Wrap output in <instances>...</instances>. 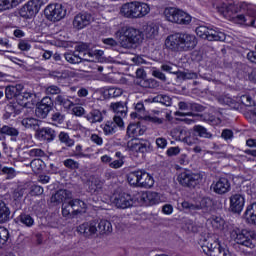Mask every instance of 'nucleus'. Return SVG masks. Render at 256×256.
Returning <instances> with one entry per match:
<instances>
[{
	"instance_id": "obj_1",
	"label": "nucleus",
	"mask_w": 256,
	"mask_h": 256,
	"mask_svg": "<svg viewBox=\"0 0 256 256\" xmlns=\"http://www.w3.org/2000/svg\"><path fill=\"white\" fill-rule=\"evenodd\" d=\"M126 133L128 137L132 139L131 149L132 151H135L137 155H141L143 158L147 153H152L153 146L151 145V142L149 140L137 138L145 134V129L141 127V123H130L127 127Z\"/></svg>"
},
{
	"instance_id": "obj_2",
	"label": "nucleus",
	"mask_w": 256,
	"mask_h": 256,
	"mask_svg": "<svg viewBox=\"0 0 256 256\" xmlns=\"http://www.w3.org/2000/svg\"><path fill=\"white\" fill-rule=\"evenodd\" d=\"M165 45L170 51H191L197 47V38L187 33H174L166 38Z\"/></svg>"
},
{
	"instance_id": "obj_3",
	"label": "nucleus",
	"mask_w": 256,
	"mask_h": 256,
	"mask_svg": "<svg viewBox=\"0 0 256 256\" xmlns=\"http://www.w3.org/2000/svg\"><path fill=\"white\" fill-rule=\"evenodd\" d=\"M119 43L124 49H132L143 42V32L133 27H123L119 30Z\"/></svg>"
},
{
	"instance_id": "obj_4",
	"label": "nucleus",
	"mask_w": 256,
	"mask_h": 256,
	"mask_svg": "<svg viewBox=\"0 0 256 256\" xmlns=\"http://www.w3.org/2000/svg\"><path fill=\"white\" fill-rule=\"evenodd\" d=\"M225 235L229 236L231 241H235L238 245H243L244 247H249L250 249L255 247L253 235L251 234V231L247 229L240 230L237 226L229 225L225 230Z\"/></svg>"
},
{
	"instance_id": "obj_5",
	"label": "nucleus",
	"mask_w": 256,
	"mask_h": 256,
	"mask_svg": "<svg viewBox=\"0 0 256 256\" xmlns=\"http://www.w3.org/2000/svg\"><path fill=\"white\" fill-rule=\"evenodd\" d=\"M149 11H151L149 4L143 2H129L120 8V13L127 19H141L149 14Z\"/></svg>"
},
{
	"instance_id": "obj_6",
	"label": "nucleus",
	"mask_w": 256,
	"mask_h": 256,
	"mask_svg": "<svg viewBox=\"0 0 256 256\" xmlns=\"http://www.w3.org/2000/svg\"><path fill=\"white\" fill-rule=\"evenodd\" d=\"M181 207L183 211H202L204 215H207L215 209V202L211 197L204 196L196 198L194 203L184 200Z\"/></svg>"
},
{
	"instance_id": "obj_7",
	"label": "nucleus",
	"mask_w": 256,
	"mask_h": 256,
	"mask_svg": "<svg viewBox=\"0 0 256 256\" xmlns=\"http://www.w3.org/2000/svg\"><path fill=\"white\" fill-rule=\"evenodd\" d=\"M220 103L222 105H227L230 109L239 111L243 107H255V99L249 94H244L242 96L231 97L229 94L220 97Z\"/></svg>"
},
{
	"instance_id": "obj_8",
	"label": "nucleus",
	"mask_w": 256,
	"mask_h": 256,
	"mask_svg": "<svg viewBox=\"0 0 256 256\" xmlns=\"http://www.w3.org/2000/svg\"><path fill=\"white\" fill-rule=\"evenodd\" d=\"M200 246L203 253L207 256H231V254H229V249L221 244L219 239H205Z\"/></svg>"
},
{
	"instance_id": "obj_9",
	"label": "nucleus",
	"mask_w": 256,
	"mask_h": 256,
	"mask_svg": "<svg viewBox=\"0 0 256 256\" xmlns=\"http://www.w3.org/2000/svg\"><path fill=\"white\" fill-rule=\"evenodd\" d=\"M164 15L167 21L177 23V25H189L192 21V17L189 13L175 7L166 8Z\"/></svg>"
},
{
	"instance_id": "obj_10",
	"label": "nucleus",
	"mask_w": 256,
	"mask_h": 256,
	"mask_svg": "<svg viewBox=\"0 0 256 256\" xmlns=\"http://www.w3.org/2000/svg\"><path fill=\"white\" fill-rule=\"evenodd\" d=\"M196 35L200 39H207V41H225L226 36L224 32L219 31V28H209L204 25L196 27Z\"/></svg>"
},
{
	"instance_id": "obj_11",
	"label": "nucleus",
	"mask_w": 256,
	"mask_h": 256,
	"mask_svg": "<svg viewBox=\"0 0 256 256\" xmlns=\"http://www.w3.org/2000/svg\"><path fill=\"white\" fill-rule=\"evenodd\" d=\"M178 183H180L182 187L195 189V187L201 185V176L189 170H185L178 175Z\"/></svg>"
},
{
	"instance_id": "obj_12",
	"label": "nucleus",
	"mask_w": 256,
	"mask_h": 256,
	"mask_svg": "<svg viewBox=\"0 0 256 256\" xmlns=\"http://www.w3.org/2000/svg\"><path fill=\"white\" fill-rule=\"evenodd\" d=\"M113 203L117 209H130V207H135L137 203V198L127 192H120L114 194L112 197Z\"/></svg>"
},
{
	"instance_id": "obj_13",
	"label": "nucleus",
	"mask_w": 256,
	"mask_h": 256,
	"mask_svg": "<svg viewBox=\"0 0 256 256\" xmlns=\"http://www.w3.org/2000/svg\"><path fill=\"white\" fill-rule=\"evenodd\" d=\"M44 15L49 21H61L67 15V10L63 4H49L44 10Z\"/></svg>"
},
{
	"instance_id": "obj_14",
	"label": "nucleus",
	"mask_w": 256,
	"mask_h": 256,
	"mask_svg": "<svg viewBox=\"0 0 256 256\" xmlns=\"http://www.w3.org/2000/svg\"><path fill=\"white\" fill-rule=\"evenodd\" d=\"M55 101L51 96H45L40 102L37 103L35 113L40 119H46L47 115L53 111Z\"/></svg>"
},
{
	"instance_id": "obj_15",
	"label": "nucleus",
	"mask_w": 256,
	"mask_h": 256,
	"mask_svg": "<svg viewBox=\"0 0 256 256\" xmlns=\"http://www.w3.org/2000/svg\"><path fill=\"white\" fill-rule=\"evenodd\" d=\"M136 200L142 205H159L161 198L159 197V193L151 192V191H142L137 194Z\"/></svg>"
},
{
	"instance_id": "obj_16",
	"label": "nucleus",
	"mask_w": 256,
	"mask_h": 256,
	"mask_svg": "<svg viewBox=\"0 0 256 256\" xmlns=\"http://www.w3.org/2000/svg\"><path fill=\"white\" fill-rule=\"evenodd\" d=\"M237 75L239 79H245L250 83L256 84V68H253L247 64H240L237 68Z\"/></svg>"
},
{
	"instance_id": "obj_17",
	"label": "nucleus",
	"mask_w": 256,
	"mask_h": 256,
	"mask_svg": "<svg viewBox=\"0 0 256 256\" xmlns=\"http://www.w3.org/2000/svg\"><path fill=\"white\" fill-rule=\"evenodd\" d=\"M19 13L20 17L24 19H32V17H35L39 13V4L36 0H30L21 7Z\"/></svg>"
},
{
	"instance_id": "obj_18",
	"label": "nucleus",
	"mask_w": 256,
	"mask_h": 256,
	"mask_svg": "<svg viewBox=\"0 0 256 256\" xmlns=\"http://www.w3.org/2000/svg\"><path fill=\"white\" fill-rule=\"evenodd\" d=\"M35 137L36 139H38V141L51 143V141H55V137H57V132L51 127H42L36 130Z\"/></svg>"
},
{
	"instance_id": "obj_19",
	"label": "nucleus",
	"mask_w": 256,
	"mask_h": 256,
	"mask_svg": "<svg viewBox=\"0 0 256 256\" xmlns=\"http://www.w3.org/2000/svg\"><path fill=\"white\" fill-rule=\"evenodd\" d=\"M91 21H93V16L87 12L78 13L72 22L74 29L81 31V29H85V27L91 25Z\"/></svg>"
},
{
	"instance_id": "obj_20",
	"label": "nucleus",
	"mask_w": 256,
	"mask_h": 256,
	"mask_svg": "<svg viewBox=\"0 0 256 256\" xmlns=\"http://www.w3.org/2000/svg\"><path fill=\"white\" fill-rule=\"evenodd\" d=\"M208 2L211 4L212 9H215L217 13L223 15V17H230L233 6L227 4L225 0H209Z\"/></svg>"
},
{
	"instance_id": "obj_21",
	"label": "nucleus",
	"mask_w": 256,
	"mask_h": 256,
	"mask_svg": "<svg viewBox=\"0 0 256 256\" xmlns=\"http://www.w3.org/2000/svg\"><path fill=\"white\" fill-rule=\"evenodd\" d=\"M245 207V196L241 194H233L230 197V206L229 211L231 213H238L240 214Z\"/></svg>"
},
{
	"instance_id": "obj_22",
	"label": "nucleus",
	"mask_w": 256,
	"mask_h": 256,
	"mask_svg": "<svg viewBox=\"0 0 256 256\" xmlns=\"http://www.w3.org/2000/svg\"><path fill=\"white\" fill-rule=\"evenodd\" d=\"M211 211L208 214H204L205 219H207V223L208 225H211V227L215 230V231H223V229H225V219H223V217L221 216H217V215H210ZM209 217V218H207Z\"/></svg>"
},
{
	"instance_id": "obj_23",
	"label": "nucleus",
	"mask_w": 256,
	"mask_h": 256,
	"mask_svg": "<svg viewBox=\"0 0 256 256\" xmlns=\"http://www.w3.org/2000/svg\"><path fill=\"white\" fill-rule=\"evenodd\" d=\"M223 111V108H216L208 114L207 121L210 123V125L217 127L223 123V120L225 119V114Z\"/></svg>"
},
{
	"instance_id": "obj_24",
	"label": "nucleus",
	"mask_w": 256,
	"mask_h": 256,
	"mask_svg": "<svg viewBox=\"0 0 256 256\" xmlns=\"http://www.w3.org/2000/svg\"><path fill=\"white\" fill-rule=\"evenodd\" d=\"M179 141H182V143H186V145H197L199 143V138H197L195 132L192 131H186L181 130L178 135Z\"/></svg>"
},
{
	"instance_id": "obj_25",
	"label": "nucleus",
	"mask_w": 256,
	"mask_h": 256,
	"mask_svg": "<svg viewBox=\"0 0 256 256\" xmlns=\"http://www.w3.org/2000/svg\"><path fill=\"white\" fill-rule=\"evenodd\" d=\"M139 175H141V177L139 178L138 187H144L145 189H151V187H153V185H155V179L147 171H145L143 169H139Z\"/></svg>"
},
{
	"instance_id": "obj_26",
	"label": "nucleus",
	"mask_w": 256,
	"mask_h": 256,
	"mask_svg": "<svg viewBox=\"0 0 256 256\" xmlns=\"http://www.w3.org/2000/svg\"><path fill=\"white\" fill-rule=\"evenodd\" d=\"M23 107L18 102L10 103L5 107V113L3 114V119H11V117H17L21 115Z\"/></svg>"
},
{
	"instance_id": "obj_27",
	"label": "nucleus",
	"mask_w": 256,
	"mask_h": 256,
	"mask_svg": "<svg viewBox=\"0 0 256 256\" xmlns=\"http://www.w3.org/2000/svg\"><path fill=\"white\" fill-rule=\"evenodd\" d=\"M213 189L214 193H217L218 195H224V193H228V191H231V183L229 182V179L221 177L215 183Z\"/></svg>"
},
{
	"instance_id": "obj_28",
	"label": "nucleus",
	"mask_w": 256,
	"mask_h": 256,
	"mask_svg": "<svg viewBox=\"0 0 256 256\" xmlns=\"http://www.w3.org/2000/svg\"><path fill=\"white\" fill-rule=\"evenodd\" d=\"M23 84L10 85L5 88L6 99H15L17 101L20 91H24Z\"/></svg>"
},
{
	"instance_id": "obj_29",
	"label": "nucleus",
	"mask_w": 256,
	"mask_h": 256,
	"mask_svg": "<svg viewBox=\"0 0 256 256\" xmlns=\"http://www.w3.org/2000/svg\"><path fill=\"white\" fill-rule=\"evenodd\" d=\"M72 215H81L87 209V204L81 199H72L68 202Z\"/></svg>"
},
{
	"instance_id": "obj_30",
	"label": "nucleus",
	"mask_w": 256,
	"mask_h": 256,
	"mask_svg": "<svg viewBox=\"0 0 256 256\" xmlns=\"http://www.w3.org/2000/svg\"><path fill=\"white\" fill-rule=\"evenodd\" d=\"M78 233L84 235V237H89L97 233V226L93 222H86L78 226Z\"/></svg>"
},
{
	"instance_id": "obj_31",
	"label": "nucleus",
	"mask_w": 256,
	"mask_h": 256,
	"mask_svg": "<svg viewBox=\"0 0 256 256\" xmlns=\"http://www.w3.org/2000/svg\"><path fill=\"white\" fill-rule=\"evenodd\" d=\"M33 97H35V93L27 90H22L19 92L16 102L18 103V105H21L23 109V107H27V104L33 101Z\"/></svg>"
},
{
	"instance_id": "obj_32",
	"label": "nucleus",
	"mask_w": 256,
	"mask_h": 256,
	"mask_svg": "<svg viewBox=\"0 0 256 256\" xmlns=\"http://www.w3.org/2000/svg\"><path fill=\"white\" fill-rule=\"evenodd\" d=\"M243 217L248 225H256V202L247 206Z\"/></svg>"
},
{
	"instance_id": "obj_33",
	"label": "nucleus",
	"mask_w": 256,
	"mask_h": 256,
	"mask_svg": "<svg viewBox=\"0 0 256 256\" xmlns=\"http://www.w3.org/2000/svg\"><path fill=\"white\" fill-rule=\"evenodd\" d=\"M123 95V89L117 87H105L102 90L104 99H117Z\"/></svg>"
},
{
	"instance_id": "obj_34",
	"label": "nucleus",
	"mask_w": 256,
	"mask_h": 256,
	"mask_svg": "<svg viewBox=\"0 0 256 256\" xmlns=\"http://www.w3.org/2000/svg\"><path fill=\"white\" fill-rule=\"evenodd\" d=\"M110 111L114 112L115 115L127 116V103L123 101L112 102L110 104Z\"/></svg>"
},
{
	"instance_id": "obj_35",
	"label": "nucleus",
	"mask_w": 256,
	"mask_h": 256,
	"mask_svg": "<svg viewBox=\"0 0 256 256\" xmlns=\"http://www.w3.org/2000/svg\"><path fill=\"white\" fill-rule=\"evenodd\" d=\"M21 123L23 127H25V129H32L33 131H35V133H37L39 125H41V121L33 117H24Z\"/></svg>"
},
{
	"instance_id": "obj_36",
	"label": "nucleus",
	"mask_w": 256,
	"mask_h": 256,
	"mask_svg": "<svg viewBox=\"0 0 256 256\" xmlns=\"http://www.w3.org/2000/svg\"><path fill=\"white\" fill-rule=\"evenodd\" d=\"M11 218V209L5 201L0 200V223H7Z\"/></svg>"
},
{
	"instance_id": "obj_37",
	"label": "nucleus",
	"mask_w": 256,
	"mask_h": 256,
	"mask_svg": "<svg viewBox=\"0 0 256 256\" xmlns=\"http://www.w3.org/2000/svg\"><path fill=\"white\" fill-rule=\"evenodd\" d=\"M17 223L23 227L31 228L35 225V219L27 213H21L17 218Z\"/></svg>"
},
{
	"instance_id": "obj_38",
	"label": "nucleus",
	"mask_w": 256,
	"mask_h": 256,
	"mask_svg": "<svg viewBox=\"0 0 256 256\" xmlns=\"http://www.w3.org/2000/svg\"><path fill=\"white\" fill-rule=\"evenodd\" d=\"M2 133L4 137H10L11 141H17V137H19V129L9 125L2 126Z\"/></svg>"
},
{
	"instance_id": "obj_39",
	"label": "nucleus",
	"mask_w": 256,
	"mask_h": 256,
	"mask_svg": "<svg viewBox=\"0 0 256 256\" xmlns=\"http://www.w3.org/2000/svg\"><path fill=\"white\" fill-rule=\"evenodd\" d=\"M85 117L90 123H101L103 121V113L98 109H92Z\"/></svg>"
},
{
	"instance_id": "obj_40",
	"label": "nucleus",
	"mask_w": 256,
	"mask_h": 256,
	"mask_svg": "<svg viewBox=\"0 0 256 256\" xmlns=\"http://www.w3.org/2000/svg\"><path fill=\"white\" fill-rule=\"evenodd\" d=\"M192 131L196 134L197 138L202 137L203 139H211V137H213V134L208 132L207 128L201 125H195Z\"/></svg>"
},
{
	"instance_id": "obj_41",
	"label": "nucleus",
	"mask_w": 256,
	"mask_h": 256,
	"mask_svg": "<svg viewBox=\"0 0 256 256\" xmlns=\"http://www.w3.org/2000/svg\"><path fill=\"white\" fill-rule=\"evenodd\" d=\"M145 113V104L143 102H138L134 106V111L130 113L131 119H141Z\"/></svg>"
},
{
	"instance_id": "obj_42",
	"label": "nucleus",
	"mask_w": 256,
	"mask_h": 256,
	"mask_svg": "<svg viewBox=\"0 0 256 256\" xmlns=\"http://www.w3.org/2000/svg\"><path fill=\"white\" fill-rule=\"evenodd\" d=\"M115 157L118 160L110 162L109 167H111V169H121V167L125 165V156H123V153H121V151H117L115 153Z\"/></svg>"
},
{
	"instance_id": "obj_43",
	"label": "nucleus",
	"mask_w": 256,
	"mask_h": 256,
	"mask_svg": "<svg viewBox=\"0 0 256 256\" xmlns=\"http://www.w3.org/2000/svg\"><path fill=\"white\" fill-rule=\"evenodd\" d=\"M141 174H139V169L134 170L127 174V181L131 187H139V179Z\"/></svg>"
},
{
	"instance_id": "obj_44",
	"label": "nucleus",
	"mask_w": 256,
	"mask_h": 256,
	"mask_svg": "<svg viewBox=\"0 0 256 256\" xmlns=\"http://www.w3.org/2000/svg\"><path fill=\"white\" fill-rule=\"evenodd\" d=\"M64 57L68 63L72 65H77L83 62V57H81L77 52H68L64 54Z\"/></svg>"
},
{
	"instance_id": "obj_45",
	"label": "nucleus",
	"mask_w": 256,
	"mask_h": 256,
	"mask_svg": "<svg viewBox=\"0 0 256 256\" xmlns=\"http://www.w3.org/2000/svg\"><path fill=\"white\" fill-rule=\"evenodd\" d=\"M101 129L106 136L115 135V133H117V128L115 127V122L113 121H106L104 124H101Z\"/></svg>"
},
{
	"instance_id": "obj_46",
	"label": "nucleus",
	"mask_w": 256,
	"mask_h": 256,
	"mask_svg": "<svg viewBox=\"0 0 256 256\" xmlns=\"http://www.w3.org/2000/svg\"><path fill=\"white\" fill-rule=\"evenodd\" d=\"M67 199V190H58L54 195L51 196L50 202L55 205L63 203V200Z\"/></svg>"
},
{
	"instance_id": "obj_47",
	"label": "nucleus",
	"mask_w": 256,
	"mask_h": 256,
	"mask_svg": "<svg viewBox=\"0 0 256 256\" xmlns=\"http://www.w3.org/2000/svg\"><path fill=\"white\" fill-rule=\"evenodd\" d=\"M55 104L64 107V109H71L73 107V102L66 98L65 96L58 95L55 98Z\"/></svg>"
},
{
	"instance_id": "obj_48",
	"label": "nucleus",
	"mask_w": 256,
	"mask_h": 256,
	"mask_svg": "<svg viewBox=\"0 0 256 256\" xmlns=\"http://www.w3.org/2000/svg\"><path fill=\"white\" fill-rule=\"evenodd\" d=\"M21 3V0H0V11H7L12 7H17Z\"/></svg>"
},
{
	"instance_id": "obj_49",
	"label": "nucleus",
	"mask_w": 256,
	"mask_h": 256,
	"mask_svg": "<svg viewBox=\"0 0 256 256\" xmlns=\"http://www.w3.org/2000/svg\"><path fill=\"white\" fill-rule=\"evenodd\" d=\"M58 138L60 143H64L67 147H73V145H75V140L71 139L67 132H60Z\"/></svg>"
},
{
	"instance_id": "obj_50",
	"label": "nucleus",
	"mask_w": 256,
	"mask_h": 256,
	"mask_svg": "<svg viewBox=\"0 0 256 256\" xmlns=\"http://www.w3.org/2000/svg\"><path fill=\"white\" fill-rule=\"evenodd\" d=\"M98 229L101 233H111L113 231V225L108 220H100L98 223Z\"/></svg>"
},
{
	"instance_id": "obj_51",
	"label": "nucleus",
	"mask_w": 256,
	"mask_h": 256,
	"mask_svg": "<svg viewBox=\"0 0 256 256\" xmlns=\"http://www.w3.org/2000/svg\"><path fill=\"white\" fill-rule=\"evenodd\" d=\"M99 55H101L100 50L93 51L90 48H88L82 56V61H93V57H99Z\"/></svg>"
},
{
	"instance_id": "obj_52",
	"label": "nucleus",
	"mask_w": 256,
	"mask_h": 256,
	"mask_svg": "<svg viewBox=\"0 0 256 256\" xmlns=\"http://www.w3.org/2000/svg\"><path fill=\"white\" fill-rule=\"evenodd\" d=\"M63 165L66 167V169H70V171H77V169L80 167V164L72 158H67L64 160Z\"/></svg>"
},
{
	"instance_id": "obj_53",
	"label": "nucleus",
	"mask_w": 256,
	"mask_h": 256,
	"mask_svg": "<svg viewBox=\"0 0 256 256\" xmlns=\"http://www.w3.org/2000/svg\"><path fill=\"white\" fill-rule=\"evenodd\" d=\"M9 241V230L5 227H0V249Z\"/></svg>"
},
{
	"instance_id": "obj_54",
	"label": "nucleus",
	"mask_w": 256,
	"mask_h": 256,
	"mask_svg": "<svg viewBox=\"0 0 256 256\" xmlns=\"http://www.w3.org/2000/svg\"><path fill=\"white\" fill-rule=\"evenodd\" d=\"M89 49V44L82 42L75 46V52L80 56L83 57L85 53H87V50Z\"/></svg>"
},
{
	"instance_id": "obj_55",
	"label": "nucleus",
	"mask_w": 256,
	"mask_h": 256,
	"mask_svg": "<svg viewBox=\"0 0 256 256\" xmlns=\"http://www.w3.org/2000/svg\"><path fill=\"white\" fill-rule=\"evenodd\" d=\"M43 165H45V162L39 158L33 159L30 163L34 171H43Z\"/></svg>"
},
{
	"instance_id": "obj_56",
	"label": "nucleus",
	"mask_w": 256,
	"mask_h": 256,
	"mask_svg": "<svg viewBox=\"0 0 256 256\" xmlns=\"http://www.w3.org/2000/svg\"><path fill=\"white\" fill-rule=\"evenodd\" d=\"M2 175H7L6 179H15V168L4 166L2 168Z\"/></svg>"
},
{
	"instance_id": "obj_57",
	"label": "nucleus",
	"mask_w": 256,
	"mask_h": 256,
	"mask_svg": "<svg viewBox=\"0 0 256 256\" xmlns=\"http://www.w3.org/2000/svg\"><path fill=\"white\" fill-rule=\"evenodd\" d=\"M44 189L42 186L39 185H33L30 189V195L32 197H39V195H43Z\"/></svg>"
},
{
	"instance_id": "obj_58",
	"label": "nucleus",
	"mask_w": 256,
	"mask_h": 256,
	"mask_svg": "<svg viewBox=\"0 0 256 256\" xmlns=\"http://www.w3.org/2000/svg\"><path fill=\"white\" fill-rule=\"evenodd\" d=\"M249 17H253V16H246L245 14H238L236 15V17L234 18L235 21L237 23H246V25H251V19H249Z\"/></svg>"
},
{
	"instance_id": "obj_59",
	"label": "nucleus",
	"mask_w": 256,
	"mask_h": 256,
	"mask_svg": "<svg viewBox=\"0 0 256 256\" xmlns=\"http://www.w3.org/2000/svg\"><path fill=\"white\" fill-rule=\"evenodd\" d=\"M29 157H45V151L41 148H33L28 151Z\"/></svg>"
},
{
	"instance_id": "obj_60",
	"label": "nucleus",
	"mask_w": 256,
	"mask_h": 256,
	"mask_svg": "<svg viewBox=\"0 0 256 256\" xmlns=\"http://www.w3.org/2000/svg\"><path fill=\"white\" fill-rule=\"evenodd\" d=\"M61 93V88L57 85H50L46 88V95H59Z\"/></svg>"
},
{
	"instance_id": "obj_61",
	"label": "nucleus",
	"mask_w": 256,
	"mask_h": 256,
	"mask_svg": "<svg viewBox=\"0 0 256 256\" xmlns=\"http://www.w3.org/2000/svg\"><path fill=\"white\" fill-rule=\"evenodd\" d=\"M221 137L222 139H224V141H232L234 137L233 130L231 129L222 130Z\"/></svg>"
},
{
	"instance_id": "obj_62",
	"label": "nucleus",
	"mask_w": 256,
	"mask_h": 256,
	"mask_svg": "<svg viewBox=\"0 0 256 256\" xmlns=\"http://www.w3.org/2000/svg\"><path fill=\"white\" fill-rule=\"evenodd\" d=\"M158 34H159V28H157V26L147 27V35L150 39H154V37Z\"/></svg>"
},
{
	"instance_id": "obj_63",
	"label": "nucleus",
	"mask_w": 256,
	"mask_h": 256,
	"mask_svg": "<svg viewBox=\"0 0 256 256\" xmlns=\"http://www.w3.org/2000/svg\"><path fill=\"white\" fill-rule=\"evenodd\" d=\"M90 141L94 143V145H97L98 147H101V145H103V138L98 134H91Z\"/></svg>"
},
{
	"instance_id": "obj_64",
	"label": "nucleus",
	"mask_w": 256,
	"mask_h": 256,
	"mask_svg": "<svg viewBox=\"0 0 256 256\" xmlns=\"http://www.w3.org/2000/svg\"><path fill=\"white\" fill-rule=\"evenodd\" d=\"M71 213L72 209L71 206H69V202L68 203H63L62 204V215L63 217H71Z\"/></svg>"
}]
</instances>
